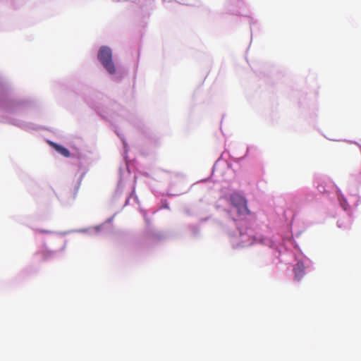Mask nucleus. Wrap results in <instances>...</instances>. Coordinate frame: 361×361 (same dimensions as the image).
<instances>
[{"mask_svg":"<svg viewBox=\"0 0 361 361\" xmlns=\"http://www.w3.org/2000/svg\"><path fill=\"white\" fill-rule=\"evenodd\" d=\"M231 204L236 208L240 215H247L250 214L247 208V200L242 195L235 193L232 194L230 197Z\"/></svg>","mask_w":361,"mask_h":361,"instance_id":"2","label":"nucleus"},{"mask_svg":"<svg viewBox=\"0 0 361 361\" xmlns=\"http://www.w3.org/2000/svg\"><path fill=\"white\" fill-rule=\"evenodd\" d=\"M50 145L59 154H61L64 157H70V152L68 149L60 145H58L55 142H50Z\"/></svg>","mask_w":361,"mask_h":361,"instance_id":"4","label":"nucleus"},{"mask_svg":"<svg viewBox=\"0 0 361 361\" xmlns=\"http://www.w3.org/2000/svg\"><path fill=\"white\" fill-rule=\"evenodd\" d=\"M295 279L300 280L305 274V266L302 262H298L294 268Z\"/></svg>","mask_w":361,"mask_h":361,"instance_id":"3","label":"nucleus"},{"mask_svg":"<svg viewBox=\"0 0 361 361\" xmlns=\"http://www.w3.org/2000/svg\"><path fill=\"white\" fill-rule=\"evenodd\" d=\"M97 58L109 74L116 73V68L112 61V51L110 48L102 47L99 50Z\"/></svg>","mask_w":361,"mask_h":361,"instance_id":"1","label":"nucleus"}]
</instances>
